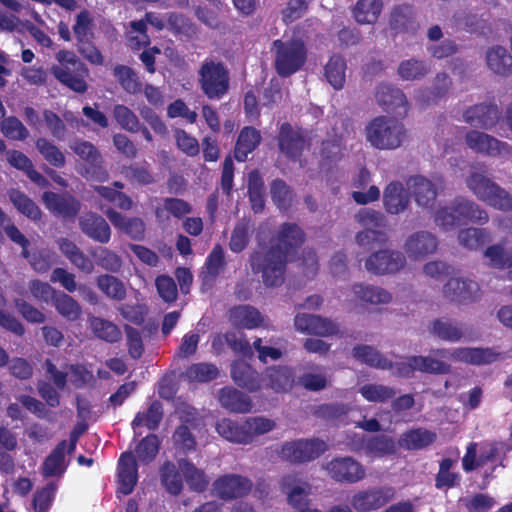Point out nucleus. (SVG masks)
Listing matches in <instances>:
<instances>
[{
  "mask_svg": "<svg viewBox=\"0 0 512 512\" xmlns=\"http://www.w3.org/2000/svg\"><path fill=\"white\" fill-rule=\"evenodd\" d=\"M486 64L495 74L508 76L512 73V56L508 50L500 45H495L486 51Z\"/></svg>",
  "mask_w": 512,
  "mask_h": 512,
  "instance_id": "nucleus-36",
  "label": "nucleus"
},
{
  "mask_svg": "<svg viewBox=\"0 0 512 512\" xmlns=\"http://www.w3.org/2000/svg\"><path fill=\"white\" fill-rule=\"evenodd\" d=\"M160 440L156 434H148L135 447L136 459L143 464H150L158 455Z\"/></svg>",
  "mask_w": 512,
  "mask_h": 512,
  "instance_id": "nucleus-60",
  "label": "nucleus"
},
{
  "mask_svg": "<svg viewBox=\"0 0 512 512\" xmlns=\"http://www.w3.org/2000/svg\"><path fill=\"white\" fill-rule=\"evenodd\" d=\"M378 105L387 113L404 117L408 113L409 105L403 91L391 84L381 83L375 91Z\"/></svg>",
  "mask_w": 512,
  "mask_h": 512,
  "instance_id": "nucleus-14",
  "label": "nucleus"
},
{
  "mask_svg": "<svg viewBox=\"0 0 512 512\" xmlns=\"http://www.w3.org/2000/svg\"><path fill=\"white\" fill-rule=\"evenodd\" d=\"M9 199L18 212L33 221L42 218V211L37 204L19 189H11L8 192Z\"/></svg>",
  "mask_w": 512,
  "mask_h": 512,
  "instance_id": "nucleus-46",
  "label": "nucleus"
},
{
  "mask_svg": "<svg viewBox=\"0 0 512 512\" xmlns=\"http://www.w3.org/2000/svg\"><path fill=\"white\" fill-rule=\"evenodd\" d=\"M216 431L226 440L234 443H250V434L247 432L245 423H239L231 419H221L216 423Z\"/></svg>",
  "mask_w": 512,
  "mask_h": 512,
  "instance_id": "nucleus-43",
  "label": "nucleus"
},
{
  "mask_svg": "<svg viewBox=\"0 0 512 512\" xmlns=\"http://www.w3.org/2000/svg\"><path fill=\"white\" fill-rule=\"evenodd\" d=\"M261 142L260 131L252 126L241 129L234 146V157L238 162H245Z\"/></svg>",
  "mask_w": 512,
  "mask_h": 512,
  "instance_id": "nucleus-34",
  "label": "nucleus"
},
{
  "mask_svg": "<svg viewBox=\"0 0 512 512\" xmlns=\"http://www.w3.org/2000/svg\"><path fill=\"white\" fill-rule=\"evenodd\" d=\"M219 376V369L213 363H194L187 367L184 377L189 382L207 383Z\"/></svg>",
  "mask_w": 512,
  "mask_h": 512,
  "instance_id": "nucleus-51",
  "label": "nucleus"
},
{
  "mask_svg": "<svg viewBox=\"0 0 512 512\" xmlns=\"http://www.w3.org/2000/svg\"><path fill=\"white\" fill-rule=\"evenodd\" d=\"M406 265L405 255L396 250L380 249L370 254L365 261V268L375 275L394 274Z\"/></svg>",
  "mask_w": 512,
  "mask_h": 512,
  "instance_id": "nucleus-10",
  "label": "nucleus"
},
{
  "mask_svg": "<svg viewBox=\"0 0 512 512\" xmlns=\"http://www.w3.org/2000/svg\"><path fill=\"white\" fill-rule=\"evenodd\" d=\"M94 20L87 9L81 10L75 18L72 31L76 40L77 52L90 64L100 66L104 56L94 43Z\"/></svg>",
  "mask_w": 512,
  "mask_h": 512,
  "instance_id": "nucleus-7",
  "label": "nucleus"
},
{
  "mask_svg": "<svg viewBox=\"0 0 512 512\" xmlns=\"http://www.w3.org/2000/svg\"><path fill=\"white\" fill-rule=\"evenodd\" d=\"M455 461L451 458H444L439 463V470L435 476V487L437 489H451L460 484L461 475L451 472Z\"/></svg>",
  "mask_w": 512,
  "mask_h": 512,
  "instance_id": "nucleus-55",
  "label": "nucleus"
},
{
  "mask_svg": "<svg viewBox=\"0 0 512 512\" xmlns=\"http://www.w3.org/2000/svg\"><path fill=\"white\" fill-rule=\"evenodd\" d=\"M291 482V476L284 477L281 483L282 489L287 493L289 505L301 512L308 506V495L310 494L311 486L307 482H303L302 485L291 486Z\"/></svg>",
  "mask_w": 512,
  "mask_h": 512,
  "instance_id": "nucleus-39",
  "label": "nucleus"
},
{
  "mask_svg": "<svg viewBox=\"0 0 512 512\" xmlns=\"http://www.w3.org/2000/svg\"><path fill=\"white\" fill-rule=\"evenodd\" d=\"M93 189L101 198L120 210L129 211L133 208L134 202L132 198L122 191L102 185L94 186Z\"/></svg>",
  "mask_w": 512,
  "mask_h": 512,
  "instance_id": "nucleus-57",
  "label": "nucleus"
},
{
  "mask_svg": "<svg viewBox=\"0 0 512 512\" xmlns=\"http://www.w3.org/2000/svg\"><path fill=\"white\" fill-rule=\"evenodd\" d=\"M91 329L97 338L109 343L118 342L122 337L121 330L116 324L99 317L92 318Z\"/></svg>",
  "mask_w": 512,
  "mask_h": 512,
  "instance_id": "nucleus-62",
  "label": "nucleus"
},
{
  "mask_svg": "<svg viewBox=\"0 0 512 512\" xmlns=\"http://www.w3.org/2000/svg\"><path fill=\"white\" fill-rule=\"evenodd\" d=\"M295 383V371L287 365L266 367L263 372V387L276 393L290 391Z\"/></svg>",
  "mask_w": 512,
  "mask_h": 512,
  "instance_id": "nucleus-18",
  "label": "nucleus"
},
{
  "mask_svg": "<svg viewBox=\"0 0 512 512\" xmlns=\"http://www.w3.org/2000/svg\"><path fill=\"white\" fill-rule=\"evenodd\" d=\"M79 228L91 240L107 244L111 239V228L108 222L96 212H86L79 217Z\"/></svg>",
  "mask_w": 512,
  "mask_h": 512,
  "instance_id": "nucleus-20",
  "label": "nucleus"
},
{
  "mask_svg": "<svg viewBox=\"0 0 512 512\" xmlns=\"http://www.w3.org/2000/svg\"><path fill=\"white\" fill-rule=\"evenodd\" d=\"M353 357L370 367L377 369H392L393 362L369 345H356L352 351Z\"/></svg>",
  "mask_w": 512,
  "mask_h": 512,
  "instance_id": "nucleus-41",
  "label": "nucleus"
},
{
  "mask_svg": "<svg viewBox=\"0 0 512 512\" xmlns=\"http://www.w3.org/2000/svg\"><path fill=\"white\" fill-rule=\"evenodd\" d=\"M359 392L365 400L374 403H386L396 396V390L393 387L383 384H365Z\"/></svg>",
  "mask_w": 512,
  "mask_h": 512,
  "instance_id": "nucleus-63",
  "label": "nucleus"
},
{
  "mask_svg": "<svg viewBox=\"0 0 512 512\" xmlns=\"http://www.w3.org/2000/svg\"><path fill=\"white\" fill-rule=\"evenodd\" d=\"M113 75L122 89L129 94H138L142 90V83L137 73L129 66L117 64L113 68Z\"/></svg>",
  "mask_w": 512,
  "mask_h": 512,
  "instance_id": "nucleus-49",
  "label": "nucleus"
},
{
  "mask_svg": "<svg viewBox=\"0 0 512 512\" xmlns=\"http://www.w3.org/2000/svg\"><path fill=\"white\" fill-rule=\"evenodd\" d=\"M42 200L46 208L57 216L66 219L75 218L81 210V202L70 193L45 191Z\"/></svg>",
  "mask_w": 512,
  "mask_h": 512,
  "instance_id": "nucleus-16",
  "label": "nucleus"
},
{
  "mask_svg": "<svg viewBox=\"0 0 512 512\" xmlns=\"http://www.w3.org/2000/svg\"><path fill=\"white\" fill-rule=\"evenodd\" d=\"M96 284L100 291L110 299L122 301L126 297L124 283L113 275L103 274L98 276Z\"/></svg>",
  "mask_w": 512,
  "mask_h": 512,
  "instance_id": "nucleus-54",
  "label": "nucleus"
},
{
  "mask_svg": "<svg viewBox=\"0 0 512 512\" xmlns=\"http://www.w3.org/2000/svg\"><path fill=\"white\" fill-rule=\"evenodd\" d=\"M252 481L238 474H225L213 482V490L224 501L245 497L252 490Z\"/></svg>",
  "mask_w": 512,
  "mask_h": 512,
  "instance_id": "nucleus-13",
  "label": "nucleus"
},
{
  "mask_svg": "<svg viewBox=\"0 0 512 512\" xmlns=\"http://www.w3.org/2000/svg\"><path fill=\"white\" fill-rule=\"evenodd\" d=\"M160 480L171 495L177 496L183 490L182 475L176 464L171 461H165L160 467Z\"/></svg>",
  "mask_w": 512,
  "mask_h": 512,
  "instance_id": "nucleus-47",
  "label": "nucleus"
},
{
  "mask_svg": "<svg viewBox=\"0 0 512 512\" xmlns=\"http://www.w3.org/2000/svg\"><path fill=\"white\" fill-rule=\"evenodd\" d=\"M35 147L41 156L53 167L63 168L66 164V158L63 152L51 141L44 137H39L35 141Z\"/></svg>",
  "mask_w": 512,
  "mask_h": 512,
  "instance_id": "nucleus-58",
  "label": "nucleus"
},
{
  "mask_svg": "<svg viewBox=\"0 0 512 512\" xmlns=\"http://www.w3.org/2000/svg\"><path fill=\"white\" fill-rule=\"evenodd\" d=\"M498 106L494 103H480L469 107L463 114L464 121L481 129H490L499 120Z\"/></svg>",
  "mask_w": 512,
  "mask_h": 512,
  "instance_id": "nucleus-22",
  "label": "nucleus"
},
{
  "mask_svg": "<svg viewBox=\"0 0 512 512\" xmlns=\"http://www.w3.org/2000/svg\"><path fill=\"white\" fill-rule=\"evenodd\" d=\"M407 185L419 206L433 208L437 198V189L429 179L421 175L412 176L407 181Z\"/></svg>",
  "mask_w": 512,
  "mask_h": 512,
  "instance_id": "nucleus-27",
  "label": "nucleus"
},
{
  "mask_svg": "<svg viewBox=\"0 0 512 512\" xmlns=\"http://www.w3.org/2000/svg\"><path fill=\"white\" fill-rule=\"evenodd\" d=\"M383 9L382 0H358L352 8V14L359 24H374Z\"/></svg>",
  "mask_w": 512,
  "mask_h": 512,
  "instance_id": "nucleus-42",
  "label": "nucleus"
},
{
  "mask_svg": "<svg viewBox=\"0 0 512 512\" xmlns=\"http://www.w3.org/2000/svg\"><path fill=\"white\" fill-rule=\"evenodd\" d=\"M484 256L489 260V264L493 268H512V253L507 252L501 244L487 247L484 251Z\"/></svg>",
  "mask_w": 512,
  "mask_h": 512,
  "instance_id": "nucleus-64",
  "label": "nucleus"
},
{
  "mask_svg": "<svg viewBox=\"0 0 512 512\" xmlns=\"http://www.w3.org/2000/svg\"><path fill=\"white\" fill-rule=\"evenodd\" d=\"M353 291L360 300L371 304H385L391 301V294L380 287L355 284Z\"/></svg>",
  "mask_w": 512,
  "mask_h": 512,
  "instance_id": "nucleus-61",
  "label": "nucleus"
},
{
  "mask_svg": "<svg viewBox=\"0 0 512 512\" xmlns=\"http://www.w3.org/2000/svg\"><path fill=\"white\" fill-rule=\"evenodd\" d=\"M406 137L403 123L394 118L378 116L366 127L367 141L377 149H396Z\"/></svg>",
  "mask_w": 512,
  "mask_h": 512,
  "instance_id": "nucleus-6",
  "label": "nucleus"
},
{
  "mask_svg": "<svg viewBox=\"0 0 512 512\" xmlns=\"http://www.w3.org/2000/svg\"><path fill=\"white\" fill-rule=\"evenodd\" d=\"M344 148L342 134L337 133L336 128H332V132H329L327 137L322 140L319 154L324 162H336L341 159Z\"/></svg>",
  "mask_w": 512,
  "mask_h": 512,
  "instance_id": "nucleus-44",
  "label": "nucleus"
},
{
  "mask_svg": "<svg viewBox=\"0 0 512 512\" xmlns=\"http://www.w3.org/2000/svg\"><path fill=\"white\" fill-rule=\"evenodd\" d=\"M172 441L175 450L185 456L194 452L197 447L195 436L185 424H181L175 429Z\"/></svg>",
  "mask_w": 512,
  "mask_h": 512,
  "instance_id": "nucleus-59",
  "label": "nucleus"
},
{
  "mask_svg": "<svg viewBox=\"0 0 512 512\" xmlns=\"http://www.w3.org/2000/svg\"><path fill=\"white\" fill-rule=\"evenodd\" d=\"M365 448L366 453L374 457L393 455L396 453V442L392 437L378 435L365 441L364 436L354 435L351 450L357 451Z\"/></svg>",
  "mask_w": 512,
  "mask_h": 512,
  "instance_id": "nucleus-23",
  "label": "nucleus"
},
{
  "mask_svg": "<svg viewBox=\"0 0 512 512\" xmlns=\"http://www.w3.org/2000/svg\"><path fill=\"white\" fill-rule=\"evenodd\" d=\"M55 58L58 64L50 68L54 78L76 93H85L88 90L86 78L89 76L86 64L73 51L66 49L59 50Z\"/></svg>",
  "mask_w": 512,
  "mask_h": 512,
  "instance_id": "nucleus-2",
  "label": "nucleus"
},
{
  "mask_svg": "<svg viewBox=\"0 0 512 512\" xmlns=\"http://www.w3.org/2000/svg\"><path fill=\"white\" fill-rule=\"evenodd\" d=\"M98 208L106 215L112 225L134 240H141L145 235V224L138 217H126L115 209L108 207L104 209L102 205Z\"/></svg>",
  "mask_w": 512,
  "mask_h": 512,
  "instance_id": "nucleus-21",
  "label": "nucleus"
},
{
  "mask_svg": "<svg viewBox=\"0 0 512 512\" xmlns=\"http://www.w3.org/2000/svg\"><path fill=\"white\" fill-rule=\"evenodd\" d=\"M251 225L250 221L243 219L237 222L232 230L228 243L229 249L234 253H241L250 243Z\"/></svg>",
  "mask_w": 512,
  "mask_h": 512,
  "instance_id": "nucleus-56",
  "label": "nucleus"
},
{
  "mask_svg": "<svg viewBox=\"0 0 512 512\" xmlns=\"http://www.w3.org/2000/svg\"><path fill=\"white\" fill-rule=\"evenodd\" d=\"M234 383L250 393L257 392L263 387V376L250 364L243 360H235L230 368Z\"/></svg>",
  "mask_w": 512,
  "mask_h": 512,
  "instance_id": "nucleus-19",
  "label": "nucleus"
},
{
  "mask_svg": "<svg viewBox=\"0 0 512 512\" xmlns=\"http://www.w3.org/2000/svg\"><path fill=\"white\" fill-rule=\"evenodd\" d=\"M389 25L395 34L416 33L419 23L415 19L413 6L409 4L395 5L390 12Z\"/></svg>",
  "mask_w": 512,
  "mask_h": 512,
  "instance_id": "nucleus-24",
  "label": "nucleus"
},
{
  "mask_svg": "<svg viewBox=\"0 0 512 512\" xmlns=\"http://www.w3.org/2000/svg\"><path fill=\"white\" fill-rule=\"evenodd\" d=\"M225 266L226 260L223 247L220 244H216L206 258L205 271H202L200 274L202 285L211 287Z\"/></svg>",
  "mask_w": 512,
  "mask_h": 512,
  "instance_id": "nucleus-35",
  "label": "nucleus"
},
{
  "mask_svg": "<svg viewBox=\"0 0 512 512\" xmlns=\"http://www.w3.org/2000/svg\"><path fill=\"white\" fill-rule=\"evenodd\" d=\"M326 450V442L319 438L298 439L285 442L281 446L280 456L291 463H305L317 459Z\"/></svg>",
  "mask_w": 512,
  "mask_h": 512,
  "instance_id": "nucleus-8",
  "label": "nucleus"
},
{
  "mask_svg": "<svg viewBox=\"0 0 512 512\" xmlns=\"http://www.w3.org/2000/svg\"><path fill=\"white\" fill-rule=\"evenodd\" d=\"M274 68L283 78L300 71L307 61V48L301 38L276 39L272 43Z\"/></svg>",
  "mask_w": 512,
  "mask_h": 512,
  "instance_id": "nucleus-3",
  "label": "nucleus"
},
{
  "mask_svg": "<svg viewBox=\"0 0 512 512\" xmlns=\"http://www.w3.org/2000/svg\"><path fill=\"white\" fill-rule=\"evenodd\" d=\"M429 330L432 335L440 340L452 343L460 341L466 335V330L462 323L446 318L433 320Z\"/></svg>",
  "mask_w": 512,
  "mask_h": 512,
  "instance_id": "nucleus-32",
  "label": "nucleus"
},
{
  "mask_svg": "<svg viewBox=\"0 0 512 512\" xmlns=\"http://www.w3.org/2000/svg\"><path fill=\"white\" fill-rule=\"evenodd\" d=\"M305 241V233L295 223L281 224L269 242H258L249 255L253 273L261 274L267 287L283 284L289 256L297 252Z\"/></svg>",
  "mask_w": 512,
  "mask_h": 512,
  "instance_id": "nucleus-1",
  "label": "nucleus"
},
{
  "mask_svg": "<svg viewBox=\"0 0 512 512\" xmlns=\"http://www.w3.org/2000/svg\"><path fill=\"white\" fill-rule=\"evenodd\" d=\"M437 238L427 231H418L410 235L405 250L411 258H423L437 249Z\"/></svg>",
  "mask_w": 512,
  "mask_h": 512,
  "instance_id": "nucleus-29",
  "label": "nucleus"
},
{
  "mask_svg": "<svg viewBox=\"0 0 512 512\" xmlns=\"http://www.w3.org/2000/svg\"><path fill=\"white\" fill-rule=\"evenodd\" d=\"M453 207L458 213L460 220L470 221L484 225L489 221V215L472 200L464 197H457L453 200Z\"/></svg>",
  "mask_w": 512,
  "mask_h": 512,
  "instance_id": "nucleus-38",
  "label": "nucleus"
},
{
  "mask_svg": "<svg viewBox=\"0 0 512 512\" xmlns=\"http://www.w3.org/2000/svg\"><path fill=\"white\" fill-rule=\"evenodd\" d=\"M409 202V194L402 183L393 181L385 187L383 192V206L388 214L398 215L404 212Z\"/></svg>",
  "mask_w": 512,
  "mask_h": 512,
  "instance_id": "nucleus-26",
  "label": "nucleus"
},
{
  "mask_svg": "<svg viewBox=\"0 0 512 512\" xmlns=\"http://www.w3.org/2000/svg\"><path fill=\"white\" fill-rule=\"evenodd\" d=\"M230 319L245 329H254L262 324L261 313L250 305H239L230 309Z\"/></svg>",
  "mask_w": 512,
  "mask_h": 512,
  "instance_id": "nucleus-45",
  "label": "nucleus"
},
{
  "mask_svg": "<svg viewBox=\"0 0 512 512\" xmlns=\"http://www.w3.org/2000/svg\"><path fill=\"white\" fill-rule=\"evenodd\" d=\"M192 212V206L182 198L166 197L162 205L155 208L154 214L158 221L168 220L170 216L182 219Z\"/></svg>",
  "mask_w": 512,
  "mask_h": 512,
  "instance_id": "nucleus-37",
  "label": "nucleus"
},
{
  "mask_svg": "<svg viewBox=\"0 0 512 512\" xmlns=\"http://www.w3.org/2000/svg\"><path fill=\"white\" fill-rule=\"evenodd\" d=\"M202 93L210 100H220L229 91L230 74L222 61L206 58L198 70Z\"/></svg>",
  "mask_w": 512,
  "mask_h": 512,
  "instance_id": "nucleus-5",
  "label": "nucleus"
},
{
  "mask_svg": "<svg viewBox=\"0 0 512 512\" xmlns=\"http://www.w3.org/2000/svg\"><path fill=\"white\" fill-rule=\"evenodd\" d=\"M466 185L480 201L494 209L512 211V195L488 178L484 171H472L466 178Z\"/></svg>",
  "mask_w": 512,
  "mask_h": 512,
  "instance_id": "nucleus-4",
  "label": "nucleus"
},
{
  "mask_svg": "<svg viewBox=\"0 0 512 512\" xmlns=\"http://www.w3.org/2000/svg\"><path fill=\"white\" fill-rule=\"evenodd\" d=\"M437 439V434L426 428H413L401 434L398 444L400 447L416 451L432 445Z\"/></svg>",
  "mask_w": 512,
  "mask_h": 512,
  "instance_id": "nucleus-33",
  "label": "nucleus"
},
{
  "mask_svg": "<svg viewBox=\"0 0 512 512\" xmlns=\"http://www.w3.org/2000/svg\"><path fill=\"white\" fill-rule=\"evenodd\" d=\"M70 148L78 155L82 160L89 163L94 167V173L98 181L104 182L108 180L109 173L106 169L100 166L102 156L98 149L89 141L76 140Z\"/></svg>",
  "mask_w": 512,
  "mask_h": 512,
  "instance_id": "nucleus-28",
  "label": "nucleus"
},
{
  "mask_svg": "<svg viewBox=\"0 0 512 512\" xmlns=\"http://www.w3.org/2000/svg\"><path fill=\"white\" fill-rule=\"evenodd\" d=\"M325 77L334 89L340 90L345 84L346 61L341 55H333L325 65Z\"/></svg>",
  "mask_w": 512,
  "mask_h": 512,
  "instance_id": "nucleus-53",
  "label": "nucleus"
},
{
  "mask_svg": "<svg viewBox=\"0 0 512 512\" xmlns=\"http://www.w3.org/2000/svg\"><path fill=\"white\" fill-rule=\"evenodd\" d=\"M479 291V285L472 280L450 278L443 287L444 296L452 302L474 301Z\"/></svg>",
  "mask_w": 512,
  "mask_h": 512,
  "instance_id": "nucleus-25",
  "label": "nucleus"
},
{
  "mask_svg": "<svg viewBox=\"0 0 512 512\" xmlns=\"http://www.w3.org/2000/svg\"><path fill=\"white\" fill-rule=\"evenodd\" d=\"M451 358L457 362L479 366L494 362L497 354L490 348L459 347L452 350Z\"/></svg>",
  "mask_w": 512,
  "mask_h": 512,
  "instance_id": "nucleus-31",
  "label": "nucleus"
},
{
  "mask_svg": "<svg viewBox=\"0 0 512 512\" xmlns=\"http://www.w3.org/2000/svg\"><path fill=\"white\" fill-rule=\"evenodd\" d=\"M465 140L470 149L488 156L496 157L502 153H508L510 150L508 143L477 130L468 131Z\"/></svg>",
  "mask_w": 512,
  "mask_h": 512,
  "instance_id": "nucleus-17",
  "label": "nucleus"
},
{
  "mask_svg": "<svg viewBox=\"0 0 512 512\" xmlns=\"http://www.w3.org/2000/svg\"><path fill=\"white\" fill-rule=\"evenodd\" d=\"M178 466L191 491L201 493L208 488L209 479L202 469L197 468L191 461L185 458L178 460Z\"/></svg>",
  "mask_w": 512,
  "mask_h": 512,
  "instance_id": "nucleus-40",
  "label": "nucleus"
},
{
  "mask_svg": "<svg viewBox=\"0 0 512 512\" xmlns=\"http://www.w3.org/2000/svg\"><path fill=\"white\" fill-rule=\"evenodd\" d=\"M329 476L336 482L354 484L366 476L364 466L352 457H335L326 465Z\"/></svg>",
  "mask_w": 512,
  "mask_h": 512,
  "instance_id": "nucleus-11",
  "label": "nucleus"
},
{
  "mask_svg": "<svg viewBox=\"0 0 512 512\" xmlns=\"http://www.w3.org/2000/svg\"><path fill=\"white\" fill-rule=\"evenodd\" d=\"M53 305L56 311L68 321H76L81 315V306L70 295L59 292L52 297Z\"/></svg>",
  "mask_w": 512,
  "mask_h": 512,
  "instance_id": "nucleus-50",
  "label": "nucleus"
},
{
  "mask_svg": "<svg viewBox=\"0 0 512 512\" xmlns=\"http://www.w3.org/2000/svg\"><path fill=\"white\" fill-rule=\"evenodd\" d=\"M218 400L223 408L233 413H247L252 408L251 398L231 386L220 389Z\"/></svg>",
  "mask_w": 512,
  "mask_h": 512,
  "instance_id": "nucleus-30",
  "label": "nucleus"
},
{
  "mask_svg": "<svg viewBox=\"0 0 512 512\" xmlns=\"http://www.w3.org/2000/svg\"><path fill=\"white\" fill-rule=\"evenodd\" d=\"M279 150L289 159L301 158L309 142L301 128H294L290 123L281 124L277 136Z\"/></svg>",
  "mask_w": 512,
  "mask_h": 512,
  "instance_id": "nucleus-12",
  "label": "nucleus"
},
{
  "mask_svg": "<svg viewBox=\"0 0 512 512\" xmlns=\"http://www.w3.org/2000/svg\"><path fill=\"white\" fill-rule=\"evenodd\" d=\"M117 491L124 496L130 495L138 483V463L131 451L123 452L117 463Z\"/></svg>",
  "mask_w": 512,
  "mask_h": 512,
  "instance_id": "nucleus-15",
  "label": "nucleus"
},
{
  "mask_svg": "<svg viewBox=\"0 0 512 512\" xmlns=\"http://www.w3.org/2000/svg\"><path fill=\"white\" fill-rule=\"evenodd\" d=\"M394 496L395 490L393 487H369L353 494L350 504L357 512H371L384 507Z\"/></svg>",
  "mask_w": 512,
  "mask_h": 512,
  "instance_id": "nucleus-9",
  "label": "nucleus"
},
{
  "mask_svg": "<svg viewBox=\"0 0 512 512\" xmlns=\"http://www.w3.org/2000/svg\"><path fill=\"white\" fill-rule=\"evenodd\" d=\"M66 440L60 441L44 460L42 470L45 477L61 475L64 472Z\"/></svg>",
  "mask_w": 512,
  "mask_h": 512,
  "instance_id": "nucleus-52",
  "label": "nucleus"
},
{
  "mask_svg": "<svg viewBox=\"0 0 512 512\" xmlns=\"http://www.w3.org/2000/svg\"><path fill=\"white\" fill-rule=\"evenodd\" d=\"M458 241L469 250H478L491 241V234L485 228L469 227L458 232Z\"/></svg>",
  "mask_w": 512,
  "mask_h": 512,
  "instance_id": "nucleus-48",
  "label": "nucleus"
}]
</instances>
